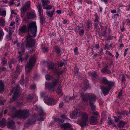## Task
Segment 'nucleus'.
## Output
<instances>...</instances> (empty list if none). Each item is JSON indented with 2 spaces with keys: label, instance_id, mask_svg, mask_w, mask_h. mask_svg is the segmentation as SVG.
<instances>
[{
  "label": "nucleus",
  "instance_id": "obj_1",
  "mask_svg": "<svg viewBox=\"0 0 130 130\" xmlns=\"http://www.w3.org/2000/svg\"><path fill=\"white\" fill-rule=\"evenodd\" d=\"M10 115L12 118L18 117L22 118H26L29 115V111L24 110L16 111V109L14 107L11 109Z\"/></svg>",
  "mask_w": 130,
  "mask_h": 130
},
{
  "label": "nucleus",
  "instance_id": "obj_2",
  "mask_svg": "<svg viewBox=\"0 0 130 130\" xmlns=\"http://www.w3.org/2000/svg\"><path fill=\"white\" fill-rule=\"evenodd\" d=\"M28 33L29 36L35 37L36 36L37 27L36 22H32L27 25Z\"/></svg>",
  "mask_w": 130,
  "mask_h": 130
},
{
  "label": "nucleus",
  "instance_id": "obj_3",
  "mask_svg": "<svg viewBox=\"0 0 130 130\" xmlns=\"http://www.w3.org/2000/svg\"><path fill=\"white\" fill-rule=\"evenodd\" d=\"M36 60L35 56L30 57L28 64L25 67V70L26 72H28L30 71L35 63Z\"/></svg>",
  "mask_w": 130,
  "mask_h": 130
},
{
  "label": "nucleus",
  "instance_id": "obj_4",
  "mask_svg": "<svg viewBox=\"0 0 130 130\" xmlns=\"http://www.w3.org/2000/svg\"><path fill=\"white\" fill-rule=\"evenodd\" d=\"M88 116L87 113L84 112L82 115V120L79 122V125L82 127L85 126L87 125Z\"/></svg>",
  "mask_w": 130,
  "mask_h": 130
},
{
  "label": "nucleus",
  "instance_id": "obj_5",
  "mask_svg": "<svg viewBox=\"0 0 130 130\" xmlns=\"http://www.w3.org/2000/svg\"><path fill=\"white\" fill-rule=\"evenodd\" d=\"M19 86L18 85L16 86V88H14L11 91V93H12L14 92V94L15 96H13L12 98L10 99V101L11 102L14 101L16 99L17 96H19L18 93L19 89Z\"/></svg>",
  "mask_w": 130,
  "mask_h": 130
},
{
  "label": "nucleus",
  "instance_id": "obj_6",
  "mask_svg": "<svg viewBox=\"0 0 130 130\" xmlns=\"http://www.w3.org/2000/svg\"><path fill=\"white\" fill-rule=\"evenodd\" d=\"M30 36H27L26 38V47H31L35 45V41Z\"/></svg>",
  "mask_w": 130,
  "mask_h": 130
},
{
  "label": "nucleus",
  "instance_id": "obj_7",
  "mask_svg": "<svg viewBox=\"0 0 130 130\" xmlns=\"http://www.w3.org/2000/svg\"><path fill=\"white\" fill-rule=\"evenodd\" d=\"M59 80V79H53V81L47 85L48 89L50 90H51L56 87L57 86Z\"/></svg>",
  "mask_w": 130,
  "mask_h": 130
},
{
  "label": "nucleus",
  "instance_id": "obj_8",
  "mask_svg": "<svg viewBox=\"0 0 130 130\" xmlns=\"http://www.w3.org/2000/svg\"><path fill=\"white\" fill-rule=\"evenodd\" d=\"M60 119L59 118H54V121L55 122H57L59 124H61L62 123L64 120L68 119L67 116L64 114H61L60 116Z\"/></svg>",
  "mask_w": 130,
  "mask_h": 130
},
{
  "label": "nucleus",
  "instance_id": "obj_9",
  "mask_svg": "<svg viewBox=\"0 0 130 130\" xmlns=\"http://www.w3.org/2000/svg\"><path fill=\"white\" fill-rule=\"evenodd\" d=\"M113 86H108L105 87L101 86L100 87L103 93L105 95H106L108 94L111 87Z\"/></svg>",
  "mask_w": 130,
  "mask_h": 130
},
{
  "label": "nucleus",
  "instance_id": "obj_10",
  "mask_svg": "<svg viewBox=\"0 0 130 130\" xmlns=\"http://www.w3.org/2000/svg\"><path fill=\"white\" fill-rule=\"evenodd\" d=\"M39 13V16L41 19H43V10L42 8L41 5V3H38L36 6Z\"/></svg>",
  "mask_w": 130,
  "mask_h": 130
},
{
  "label": "nucleus",
  "instance_id": "obj_11",
  "mask_svg": "<svg viewBox=\"0 0 130 130\" xmlns=\"http://www.w3.org/2000/svg\"><path fill=\"white\" fill-rule=\"evenodd\" d=\"M101 81L104 84L111 86H114L115 84L113 82L108 80L105 78L103 77L101 80Z\"/></svg>",
  "mask_w": 130,
  "mask_h": 130
},
{
  "label": "nucleus",
  "instance_id": "obj_12",
  "mask_svg": "<svg viewBox=\"0 0 130 130\" xmlns=\"http://www.w3.org/2000/svg\"><path fill=\"white\" fill-rule=\"evenodd\" d=\"M85 29L87 31H88L90 29L92 28V22L89 20H88L85 23Z\"/></svg>",
  "mask_w": 130,
  "mask_h": 130
},
{
  "label": "nucleus",
  "instance_id": "obj_13",
  "mask_svg": "<svg viewBox=\"0 0 130 130\" xmlns=\"http://www.w3.org/2000/svg\"><path fill=\"white\" fill-rule=\"evenodd\" d=\"M44 101L45 103L49 105H54L57 103V102L53 98H49Z\"/></svg>",
  "mask_w": 130,
  "mask_h": 130
},
{
  "label": "nucleus",
  "instance_id": "obj_14",
  "mask_svg": "<svg viewBox=\"0 0 130 130\" xmlns=\"http://www.w3.org/2000/svg\"><path fill=\"white\" fill-rule=\"evenodd\" d=\"M96 96L94 94L89 93L88 100L89 103H94L96 101Z\"/></svg>",
  "mask_w": 130,
  "mask_h": 130
},
{
  "label": "nucleus",
  "instance_id": "obj_15",
  "mask_svg": "<svg viewBox=\"0 0 130 130\" xmlns=\"http://www.w3.org/2000/svg\"><path fill=\"white\" fill-rule=\"evenodd\" d=\"M89 93L85 94L82 93L81 94L80 97L82 100L84 102H87L88 100Z\"/></svg>",
  "mask_w": 130,
  "mask_h": 130
},
{
  "label": "nucleus",
  "instance_id": "obj_16",
  "mask_svg": "<svg viewBox=\"0 0 130 130\" xmlns=\"http://www.w3.org/2000/svg\"><path fill=\"white\" fill-rule=\"evenodd\" d=\"M81 115L80 110L79 109H77L74 110L72 112V116L73 117H79Z\"/></svg>",
  "mask_w": 130,
  "mask_h": 130
},
{
  "label": "nucleus",
  "instance_id": "obj_17",
  "mask_svg": "<svg viewBox=\"0 0 130 130\" xmlns=\"http://www.w3.org/2000/svg\"><path fill=\"white\" fill-rule=\"evenodd\" d=\"M14 124V121L11 120L8 122L7 125L8 128L10 129H12L15 127Z\"/></svg>",
  "mask_w": 130,
  "mask_h": 130
},
{
  "label": "nucleus",
  "instance_id": "obj_18",
  "mask_svg": "<svg viewBox=\"0 0 130 130\" xmlns=\"http://www.w3.org/2000/svg\"><path fill=\"white\" fill-rule=\"evenodd\" d=\"M90 123L92 125H95L97 124V120L93 116H91L90 119Z\"/></svg>",
  "mask_w": 130,
  "mask_h": 130
},
{
  "label": "nucleus",
  "instance_id": "obj_19",
  "mask_svg": "<svg viewBox=\"0 0 130 130\" xmlns=\"http://www.w3.org/2000/svg\"><path fill=\"white\" fill-rule=\"evenodd\" d=\"M27 17L28 19H32L35 18L36 17V15L34 12L30 11L27 13Z\"/></svg>",
  "mask_w": 130,
  "mask_h": 130
},
{
  "label": "nucleus",
  "instance_id": "obj_20",
  "mask_svg": "<svg viewBox=\"0 0 130 130\" xmlns=\"http://www.w3.org/2000/svg\"><path fill=\"white\" fill-rule=\"evenodd\" d=\"M95 20H94V26H98V24L99 22V17L98 18L97 14L95 13L94 15Z\"/></svg>",
  "mask_w": 130,
  "mask_h": 130
},
{
  "label": "nucleus",
  "instance_id": "obj_21",
  "mask_svg": "<svg viewBox=\"0 0 130 130\" xmlns=\"http://www.w3.org/2000/svg\"><path fill=\"white\" fill-rule=\"evenodd\" d=\"M53 71L54 74L58 75V76L62 74L64 72V71H63L59 72L57 68L56 67H55L53 70Z\"/></svg>",
  "mask_w": 130,
  "mask_h": 130
},
{
  "label": "nucleus",
  "instance_id": "obj_22",
  "mask_svg": "<svg viewBox=\"0 0 130 130\" xmlns=\"http://www.w3.org/2000/svg\"><path fill=\"white\" fill-rule=\"evenodd\" d=\"M28 55H27L25 57L23 58V57H21V54H20L18 57V58L19 59V61H21V62L24 61L26 62V60L28 59Z\"/></svg>",
  "mask_w": 130,
  "mask_h": 130
},
{
  "label": "nucleus",
  "instance_id": "obj_23",
  "mask_svg": "<svg viewBox=\"0 0 130 130\" xmlns=\"http://www.w3.org/2000/svg\"><path fill=\"white\" fill-rule=\"evenodd\" d=\"M56 92L59 95L61 96L62 95L63 93L61 90V86L60 84L58 86L56 90Z\"/></svg>",
  "mask_w": 130,
  "mask_h": 130
},
{
  "label": "nucleus",
  "instance_id": "obj_24",
  "mask_svg": "<svg viewBox=\"0 0 130 130\" xmlns=\"http://www.w3.org/2000/svg\"><path fill=\"white\" fill-rule=\"evenodd\" d=\"M108 66L106 65L105 67L102 69L101 70V72L102 73H106L107 74H109L111 73L110 70L107 69Z\"/></svg>",
  "mask_w": 130,
  "mask_h": 130
},
{
  "label": "nucleus",
  "instance_id": "obj_25",
  "mask_svg": "<svg viewBox=\"0 0 130 130\" xmlns=\"http://www.w3.org/2000/svg\"><path fill=\"white\" fill-rule=\"evenodd\" d=\"M27 31V27L26 25H24L19 29V32L24 33Z\"/></svg>",
  "mask_w": 130,
  "mask_h": 130
},
{
  "label": "nucleus",
  "instance_id": "obj_26",
  "mask_svg": "<svg viewBox=\"0 0 130 130\" xmlns=\"http://www.w3.org/2000/svg\"><path fill=\"white\" fill-rule=\"evenodd\" d=\"M60 126L62 128H64V129H66L71 127V125L69 123H67L61 124Z\"/></svg>",
  "mask_w": 130,
  "mask_h": 130
},
{
  "label": "nucleus",
  "instance_id": "obj_27",
  "mask_svg": "<svg viewBox=\"0 0 130 130\" xmlns=\"http://www.w3.org/2000/svg\"><path fill=\"white\" fill-rule=\"evenodd\" d=\"M36 121V119L34 118H33L30 119H28L27 122V123L28 124L31 125L34 124Z\"/></svg>",
  "mask_w": 130,
  "mask_h": 130
},
{
  "label": "nucleus",
  "instance_id": "obj_28",
  "mask_svg": "<svg viewBox=\"0 0 130 130\" xmlns=\"http://www.w3.org/2000/svg\"><path fill=\"white\" fill-rule=\"evenodd\" d=\"M94 30L95 31L96 34H98L99 36H100L101 35L100 29L99 26H94Z\"/></svg>",
  "mask_w": 130,
  "mask_h": 130
},
{
  "label": "nucleus",
  "instance_id": "obj_29",
  "mask_svg": "<svg viewBox=\"0 0 130 130\" xmlns=\"http://www.w3.org/2000/svg\"><path fill=\"white\" fill-rule=\"evenodd\" d=\"M42 2V5L43 6V8L45 7L48 4L50 3V2L48 0H42L41 1Z\"/></svg>",
  "mask_w": 130,
  "mask_h": 130
},
{
  "label": "nucleus",
  "instance_id": "obj_30",
  "mask_svg": "<svg viewBox=\"0 0 130 130\" xmlns=\"http://www.w3.org/2000/svg\"><path fill=\"white\" fill-rule=\"evenodd\" d=\"M125 124L124 122H123L122 120L119 121V124H118V126L119 128L121 127L123 128L124 127V125Z\"/></svg>",
  "mask_w": 130,
  "mask_h": 130
},
{
  "label": "nucleus",
  "instance_id": "obj_31",
  "mask_svg": "<svg viewBox=\"0 0 130 130\" xmlns=\"http://www.w3.org/2000/svg\"><path fill=\"white\" fill-rule=\"evenodd\" d=\"M6 119L3 118L2 121H0V126L2 127H4L5 125Z\"/></svg>",
  "mask_w": 130,
  "mask_h": 130
},
{
  "label": "nucleus",
  "instance_id": "obj_32",
  "mask_svg": "<svg viewBox=\"0 0 130 130\" xmlns=\"http://www.w3.org/2000/svg\"><path fill=\"white\" fill-rule=\"evenodd\" d=\"M91 75L92 76V78L94 79H95V78H98V75L95 72H94L91 73Z\"/></svg>",
  "mask_w": 130,
  "mask_h": 130
},
{
  "label": "nucleus",
  "instance_id": "obj_33",
  "mask_svg": "<svg viewBox=\"0 0 130 130\" xmlns=\"http://www.w3.org/2000/svg\"><path fill=\"white\" fill-rule=\"evenodd\" d=\"M4 35V33L3 29L0 27V41L2 40Z\"/></svg>",
  "mask_w": 130,
  "mask_h": 130
},
{
  "label": "nucleus",
  "instance_id": "obj_34",
  "mask_svg": "<svg viewBox=\"0 0 130 130\" xmlns=\"http://www.w3.org/2000/svg\"><path fill=\"white\" fill-rule=\"evenodd\" d=\"M90 106L91 110L93 111H94L96 110V107L94 104V103H89Z\"/></svg>",
  "mask_w": 130,
  "mask_h": 130
},
{
  "label": "nucleus",
  "instance_id": "obj_35",
  "mask_svg": "<svg viewBox=\"0 0 130 130\" xmlns=\"http://www.w3.org/2000/svg\"><path fill=\"white\" fill-rule=\"evenodd\" d=\"M0 26L1 27H3L5 25V20L3 18H0Z\"/></svg>",
  "mask_w": 130,
  "mask_h": 130
},
{
  "label": "nucleus",
  "instance_id": "obj_36",
  "mask_svg": "<svg viewBox=\"0 0 130 130\" xmlns=\"http://www.w3.org/2000/svg\"><path fill=\"white\" fill-rule=\"evenodd\" d=\"M28 9V8L27 7L25 6H23L21 9V13H24Z\"/></svg>",
  "mask_w": 130,
  "mask_h": 130
},
{
  "label": "nucleus",
  "instance_id": "obj_37",
  "mask_svg": "<svg viewBox=\"0 0 130 130\" xmlns=\"http://www.w3.org/2000/svg\"><path fill=\"white\" fill-rule=\"evenodd\" d=\"M6 11L5 10L2 11V9L0 8V16L5 17L6 16Z\"/></svg>",
  "mask_w": 130,
  "mask_h": 130
},
{
  "label": "nucleus",
  "instance_id": "obj_38",
  "mask_svg": "<svg viewBox=\"0 0 130 130\" xmlns=\"http://www.w3.org/2000/svg\"><path fill=\"white\" fill-rule=\"evenodd\" d=\"M4 90V85L1 81H0V91H2Z\"/></svg>",
  "mask_w": 130,
  "mask_h": 130
},
{
  "label": "nucleus",
  "instance_id": "obj_39",
  "mask_svg": "<svg viewBox=\"0 0 130 130\" xmlns=\"http://www.w3.org/2000/svg\"><path fill=\"white\" fill-rule=\"evenodd\" d=\"M33 98V96L32 95H29L27 99V101L29 102H32Z\"/></svg>",
  "mask_w": 130,
  "mask_h": 130
},
{
  "label": "nucleus",
  "instance_id": "obj_40",
  "mask_svg": "<svg viewBox=\"0 0 130 130\" xmlns=\"http://www.w3.org/2000/svg\"><path fill=\"white\" fill-rule=\"evenodd\" d=\"M48 68L49 69H54V65L53 63H51L48 64Z\"/></svg>",
  "mask_w": 130,
  "mask_h": 130
},
{
  "label": "nucleus",
  "instance_id": "obj_41",
  "mask_svg": "<svg viewBox=\"0 0 130 130\" xmlns=\"http://www.w3.org/2000/svg\"><path fill=\"white\" fill-rule=\"evenodd\" d=\"M45 77L46 79L48 80H51L54 78V77L53 76H50L48 74L46 75Z\"/></svg>",
  "mask_w": 130,
  "mask_h": 130
},
{
  "label": "nucleus",
  "instance_id": "obj_42",
  "mask_svg": "<svg viewBox=\"0 0 130 130\" xmlns=\"http://www.w3.org/2000/svg\"><path fill=\"white\" fill-rule=\"evenodd\" d=\"M115 122H118V121L121 119V118L120 116L117 117L116 116H113Z\"/></svg>",
  "mask_w": 130,
  "mask_h": 130
},
{
  "label": "nucleus",
  "instance_id": "obj_43",
  "mask_svg": "<svg viewBox=\"0 0 130 130\" xmlns=\"http://www.w3.org/2000/svg\"><path fill=\"white\" fill-rule=\"evenodd\" d=\"M79 35L81 36H83L84 34V30L83 29H81L78 32Z\"/></svg>",
  "mask_w": 130,
  "mask_h": 130
},
{
  "label": "nucleus",
  "instance_id": "obj_44",
  "mask_svg": "<svg viewBox=\"0 0 130 130\" xmlns=\"http://www.w3.org/2000/svg\"><path fill=\"white\" fill-rule=\"evenodd\" d=\"M53 7L51 5H47L45 7H43V8L44 9L50 10Z\"/></svg>",
  "mask_w": 130,
  "mask_h": 130
},
{
  "label": "nucleus",
  "instance_id": "obj_45",
  "mask_svg": "<svg viewBox=\"0 0 130 130\" xmlns=\"http://www.w3.org/2000/svg\"><path fill=\"white\" fill-rule=\"evenodd\" d=\"M24 75L23 74L21 76V79L20 81V84L22 85H23L24 84Z\"/></svg>",
  "mask_w": 130,
  "mask_h": 130
},
{
  "label": "nucleus",
  "instance_id": "obj_46",
  "mask_svg": "<svg viewBox=\"0 0 130 130\" xmlns=\"http://www.w3.org/2000/svg\"><path fill=\"white\" fill-rule=\"evenodd\" d=\"M55 50L56 53L57 54H59L60 53V51L59 48L56 46L55 47Z\"/></svg>",
  "mask_w": 130,
  "mask_h": 130
},
{
  "label": "nucleus",
  "instance_id": "obj_47",
  "mask_svg": "<svg viewBox=\"0 0 130 130\" xmlns=\"http://www.w3.org/2000/svg\"><path fill=\"white\" fill-rule=\"evenodd\" d=\"M2 65L4 66L7 63V61L6 60H5V58L2 59Z\"/></svg>",
  "mask_w": 130,
  "mask_h": 130
},
{
  "label": "nucleus",
  "instance_id": "obj_48",
  "mask_svg": "<svg viewBox=\"0 0 130 130\" xmlns=\"http://www.w3.org/2000/svg\"><path fill=\"white\" fill-rule=\"evenodd\" d=\"M39 114L40 116H44L45 115V113L43 112L42 109L41 108L39 111Z\"/></svg>",
  "mask_w": 130,
  "mask_h": 130
},
{
  "label": "nucleus",
  "instance_id": "obj_49",
  "mask_svg": "<svg viewBox=\"0 0 130 130\" xmlns=\"http://www.w3.org/2000/svg\"><path fill=\"white\" fill-rule=\"evenodd\" d=\"M78 48L77 47H76L74 49V52L75 55H78L79 54V52L78 51Z\"/></svg>",
  "mask_w": 130,
  "mask_h": 130
},
{
  "label": "nucleus",
  "instance_id": "obj_50",
  "mask_svg": "<svg viewBox=\"0 0 130 130\" xmlns=\"http://www.w3.org/2000/svg\"><path fill=\"white\" fill-rule=\"evenodd\" d=\"M46 13L48 17H52L53 15L52 13V12L50 11H47L46 12Z\"/></svg>",
  "mask_w": 130,
  "mask_h": 130
},
{
  "label": "nucleus",
  "instance_id": "obj_51",
  "mask_svg": "<svg viewBox=\"0 0 130 130\" xmlns=\"http://www.w3.org/2000/svg\"><path fill=\"white\" fill-rule=\"evenodd\" d=\"M30 2L29 1H28L24 5L26 7L29 8L30 7Z\"/></svg>",
  "mask_w": 130,
  "mask_h": 130
},
{
  "label": "nucleus",
  "instance_id": "obj_52",
  "mask_svg": "<svg viewBox=\"0 0 130 130\" xmlns=\"http://www.w3.org/2000/svg\"><path fill=\"white\" fill-rule=\"evenodd\" d=\"M64 63V62H60V63L58 65V67L59 68L58 69H59V67H62L63 66Z\"/></svg>",
  "mask_w": 130,
  "mask_h": 130
},
{
  "label": "nucleus",
  "instance_id": "obj_53",
  "mask_svg": "<svg viewBox=\"0 0 130 130\" xmlns=\"http://www.w3.org/2000/svg\"><path fill=\"white\" fill-rule=\"evenodd\" d=\"M74 72L75 73H77L78 72V69L77 66H75L74 69Z\"/></svg>",
  "mask_w": 130,
  "mask_h": 130
},
{
  "label": "nucleus",
  "instance_id": "obj_54",
  "mask_svg": "<svg viewBox=\"0 0 130 130\" xmlns=\"http://www.w3.org/2000/svg\"><path fill=\"white\" fill-rule=\"evenodd\" d=\"M13 32V30H12L10 28L9 29V38H10V36L12 35V33Z\"/></svg>",
  "mask_w": 130,
  "mask_h": 130
},
{
  "label": "nucleus",
  "instance_id": "obj_55",
  "mask_svg": "<svg viewBox=\"0 0 130 130\" xmlns=\"http://www.w3.org/2000/svg\"><path fill=\"white\" fill-rule=\"evenodd\" d=\"M21 20L20 18L18 16H17L15 19L16 22L18 23L19 22H20Z\"/></svg>",
  "mask_w": 130,
  "mask_h": 130
},
{
  "label": "nucleus",
  "instance_id": "obj_56",
  "mask_svg": "<svg viewBox=\"0 0 130 130\" xmlns=\"http://www.w3.org/2000/svg\"><path fill=\"white\" fill-rule=\"evenodd\" d=\"M3 99V97H0V104H3L6 101L5 100H4L3 101H2Z\"/></svg>",
  "mask_w": 130,
  "mask_h": 130
},
{
  "label": "nucleus",
  "instance_id": "obj_57",
  "mask_svg": "<svg viewBox=\"0 0 130 130\" xmlns=\"http://www.w3.org/2000/svg\"><path fill=\"white\" fill-rule=\"evenodd\" d=\"M20 66H17V71L18 72H20L21 71V68H20Z\"/></svg>",
  "mask_w": 130,
  "mask_h": 130
},
{
  "label": "nucleus",
  "instance_id": "obj_58",
  "mask_svg": "<svg viewBox=\"0 0 130 130\" xmlns=\"http://www.w3.org/2000/svg\"><path fill=\"white\" fill-rule=\"evenodd\" d=\"M113 122L112 121L111 119H109L108 121V124L109 125H111Z\"/></svg>",
  "mask_w": 130,
  "mask_h": 130
},
{
  "label": "nucleus",
  "instance_id": "obj_59",
  "mask_svg": "<svg viewBox=\"0 0 130 130\" xmlns=\"http://www.w3.org/2000/svg\"><path fill=\"white\" fill-rule=\"evenodd\" d=\"M14 0H11L10 1L9 3L10 5H13L14 4Z\"/></svg>",
  "mask_w": 130,
  "mask_h": 130
},
{
  "label": "nucleus",
  "instance_id": "obj_60",
  "mask_svg": "<svg viewBox=\"0 0 130 130\" xmlns=\"http://www.w3.org/2000/svg\"><path fill=\"white\" fill-rule=\"evenodd\" d=\"M42 50L44 52H46L48 50L47 48V47H43L42 48Z\"/></svg>",
  "mask_w": 130,
  "mask_h": 130
},
{
  "label": "nucleus",
  "instance_id": "obj_61",
  "mask_svg": "<svg viewBox=\"0 0 130 130\" xmlns=\"http://www.w3.org/2000/svg\"><path fill=\"white\" fill-rule=\"evenodd\" d=\"M75 98V96L74 95V94L72 97H70L69 98V99L70 100H72L74 99Z\"/></svg>",
  "mask_w": 130,
  "mask_h": 130
},
{
  "label": "nucleus",
  "instance_id": "obj_62",
  "mask_svg": "<svg viewBox=\"0 0 130 130\" xmlns=\"http://www.w3.org/2000/svg\"><path fill=\"white\" fill-rule=\"evenodd\" d=\"M107 28V27H106V29L103 31V33H102V35L103 36H104L105 35H106V30H106Z\"/></svg>",
  "mask_w": 130,
  "mask_h": 130
},
{
  "label": "nucleus",
  "instance_id": "obj_63",
  "mask_svg": "<svg viewBox=\"0 0 130 130\" xmlns=\"http://www.w3.org/2000/svg\"><path fill=\"white\" fill-rule=\"evenodd\" d=\"M122 92L121 91H120L118 95V97L120 98H121V96L122 95Z\"/></svg>",
  "mask_w": 130,
  "mask_h": 130
},
{
  "label": "nucleus",
  "instance_id": "obj_64",
  "mask_svg": "<svg viewBox=\"0 0 130 130\" xmlns=\"http://www.w3.org/2000/svg\"><path fill=\"white\" fill-rule=\"evenodd\" d=\"M0 69L2 71H7V69L4 67H2L0 68Z\"/></svg>",
  "mask_w": 130,
  "mask_h": 130
}]
</instances>
